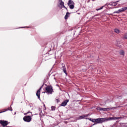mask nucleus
Returning <instances> with one entry per match:
<instances>
[{"instance_id":"f257e3e1","label":"nucleus","mask_w":127,"mask_h":127,"mask_svg":"<svg viewBox=\"0 0 127 127\" xmlns=\"http://www.w3.org/2000/svg\"><path fill=\"white\" fill-rule=\"evenodd\" d=\"M121 119L120 117H110V118H98L96 119V123L93 124V126L97 125V124H102V123H105V122H108L109 121L119 120Z\"/></svg>"},{"instance_id":"f03ea898","label":"nucleus","mask_w":127,"mask_h":127,"mask_svg":"<svg viewBox=\"0 0 127 127\" xmlns=\"http://www.w3.org/2000/svg\"><path fill=\"white\" fill-rule=\"evenodd\" d=\"M44 93H47L49 95L52 94L53 93V88L51 86H48L46 88V92Z\"/></svg>"},{"instance_id":"7ed1b4c3","label":"nucleus","mask_w":127,"mask_h":127,"mask_svg":"<svg viewBox=\"0 0 127 127\" xmlns=\"http://www.w3.org/2000/svg\"><path fill=\"white\" fill-rule=\"evenodd\" d=\"M74 4H75V3H74V1H73V0H68L67 5H68V6L70 9H74Z\"/></svg>"},{"instance_id":"20e7f679","label":"nucleus","mask_w":127,"mask_h":127,"mask_svg":"<svg viewBox=\"0 0 127 127\" xmlns=\"http://www.w3.org/2000/svg\"><path fill=\"white\" fill-rule=\"evenodd\" d=\"M23 120L26 123H30V122H31V117L29 116H26L23 117Z\"/></svg>"},{"instance_id":"39448f33","label":"nucleus","mask_w":127,"mask_h":127,"mask_svg":"<svg viewBox=\"0 0 127 127\" xmlns=\"http://www.w3.org/2000/svg\"><path fill=\"white\" fill-rule=\"evenodd\" d=\"M0 124L3 127H6V126L8 125V123H7V121L0 120Z\"/></svg>"},{"instance_id":"423d86ee","label":"nucleus","mask_w":127,"mask_h":127,"mask_svg":"<svg viewBox=\"0 0 127 127\" xmlns=\"http://www.w3.org/2000/svg\"><path fill=\"white\" fill-rule=\"evenodd\" d=\"M127 7H124L119 9L118 11L114 12L113 13H120V12H124V11H125V10H127Z\"/></svg>"},{"instance_id":"0eeeda50","label":"nucleus","mask_w":127,"mask_h":127,"mask_svg":"<svg viewBox=\"0 0 127 127\" xmlns=\"http://www.w3.org/2000/svg\"><path fill=\"white\" fill-rule=\"evenodd\" d=\"M59 3L60 4L59 5V6L61 7V8H63V7H64V8L67 9V7L64 5V2H63L62 0H59Z\"/></svg>"},{"instance_id":"6e6552de","label":"nucleus","mask_w":127,"mask_h":127,"mask_svg":"<svg viewBox=\"0 0 127 127\" xmlns=\"http://www.w3.org/2000/svg\"><path fill=\"white\" fill-rule=\"evenodd\" d=\"M118 2H119V1H117L116 2H111L110 3H107L105 4V5H112V6H116L118 4Z\"/></svg>"},{"instance_id":"1a4fd4ad","label":"nucleus","mask_w":127,"mask_h":127,"mask_svg":"<svg viewBox=\"0 0 127 127\" xmlns=\"http://www.w3.org/2000/svg\"><path fill=\"white\" fill-rule=\"evenodd\" d=\"M41 89H42V87H40L36 93V96L38 97L39 100H40V91H41Z\"/></svg>"},{"instance_id":"9d476101","label":"nucleus","mask_w":127,"mask_h":127,"mask_svg":"<svg viewBox=\"0 0 127 127\" xmlns=\"http://www.w3.org/2000/svg\"><path fill=\"white\" fill-rule=\"evenodd\" d=\"M88 116L89 115H85L79 116L78 117V120H83V119L88 118Z\"/></svg>"},{"instance_id":"9b49d317","label":"nucleus","mask_w":127,"mask_h":127,"mask_svg":"<svg viewBox=\"0 0 127 127\" xmlns=\"http://www.w3.org/2000/svg\"><path fill=\"white\" fill-rule=\"evenodd\" d=\"M69 102V100H66L64 102H63L61 104V106L62 107H65V106H66L67 103Z\"/></svg>"},{"instance_id":"f8f14e48","label":"nucleus","mask_w":127,"mask_h":127,"mask_svg":"<svg viewBox=\"0 0 127 127\" xmlns=\"http://www.w3.org/2000/svg\"><path fill=\"white\" fill-rule=\"evenodd\" d=\"M62 69L63 70L64 73L67 74V73L66 72V67H65V64H63V66L62 67Z\"/></svg>"},{"instance_id":"ddd939ff","label":"nucleus","mask_w":127,"mask_h":127,"mask_svg":"<svg viewBox=\"0 0 127 127\" xmlns=\"http://www.w3.org/2000/svg\"><path fill=\"white\" fill-rule=\"evenodd\" d=\"M69 16H70V13L67 12L66 13V15H65V17H64L65 19H67L68 17H69Z\"/></svg>"},{"instance_id":"4468645a","label":"nucleus","mask_w":127,"mask_h":127,"mask_svg":"<svg viewBox=\"0 0 127 127\" xmlns=\"http://www.w3.org/2000/svg\"><path fill=\"white\" fill-rule=\"evenodd\" d=\"M110 110H111V108H101V111H110Z\"/></svg>"},{"instance_id":"2eb2a0df","label":"nucleus","mask_w":127,"mask_h":127,"mask_svg":"<svg viewBox=\"0 0 127 127\" xmlns=\"http://www.w3.org/2000/svg\"><path fill=\"white\" fill-rule=\"evenodd\" d=\"M120 54L124 56L125 55V52L123 50H121L120 52Z\"/></svg>"},{"instance_id":"dca6fc26","label":"nucleus","mask_w":127,"mask_h":127,"mask_svg":"<svg viewBox=\"0 0 127 127\" xmlns=\"http://www.w3.org/2000/svg\"><path fill=\"white\" fill-rule=\"evenodd\" d=\"M115 32H116V33H120V30H119V29H115Z\"/></svg>"},{"instance_id":"f3484780","label":"nucleus","mask_w":127,"mask_h":127,"mask_svg":"<svg viewBox=\"0 0 127 127\" xmlns=\"http://www.w3.org/2000/svg\"><path fill=\"white\" fill-rule=\"evenodd\" d=\"M91 122H92V123H97V119H92V120H91Z\"/></svg>"},{"instance_id":"a211bd4d","label":"nucleus","mask_w":127,"mask_h":127,"mask_svg":"<svg viewBox=\"0 0 127 127\" xmlns=\"http://www.w3.org/2000/svg\"><path fill=\"white\" fill-rule=\"evenodd\" d=\"M6 111H12V108H11V107H10L7 110H5L4 112H6Z\"/></svg>"},{"instance_id":"6ab92c4d","label":"nucleus","mask_w":127,"mask_h":127,"mask_svg":"<svg viewBox=\"0 0 127 127\" xmlns=\"http://www.w3.org/2000/svg\"><path fill=\"white\" fill-rule=\"evenodd\" d=\"M104 7V6H102V7H101L100 8L98 9H96V10H101V9H103V8Z\"/></svg>"},{"instance_id":"aec40b11","label":"nucleus","mask_w":127,"mask_h":127,"mask_svg":"<svg viewBox=\"0 0 127 127\" xmlns=\"http://www.w3.org/2000/svg\"><path fill=\"white\" fill-rule=\"evenodd\" d=\"M96 109L98 111H102V108L101 107H97Z\"/></svg>"},{"instance_id":"412c9836","label":"nucleus","mask_w":127,"mask_h":127,"mask_svg":"<svg viewBox=\"0 0 127 127\" xmlns=\"http://www.w3.org/2000/svg\"><path fill=\"white\" fill-rule=\"evenodd\" d=\"M52 111H55V107L54 106H52Z\"/></svg>"},{"instance_id":"4be33fe9","label":"nucleus","mask_w":127,"mask_h":127,"mask_svg":"<svg viewBox=\"0 0 127 127\" xmlns=\"http://www.w3.org/2000/svg\"><path fill=\"white\" fill-rule=\"evenodd\" d=\"M124 38H125L126 39H127V33H126L124 35Z\"/></svg>"},{"instance_id":"5701e85b","label":"nucleus","mask_w":127,"mask_h":127,"mask_svg":"<svg viewBox=\"0 0 127 127\" xmlns=\"http://www.w3.org/2000/svg\"><path fill=\"white\" fill-rule=\"evenodd\" d=\"M1 113H4V111L0 112V114H1Z\"/></svg>"},{"instance_id":"b1692460","label":"nucleus","mask_w":127,"mask_h":127,"mask_svg":"<svg viewBox=\"0 0 127 127\" xmlns=\"http://www.w3.org/2000/svg\"><path fill=\"white\" fill-rule=\"evenodd\" d=\"M25 27H22V28H25Z\"/></svg>"},{"instance_id":"393cba45","label":"nucleus","mask_w":127,"mask_h":127,"mask_svg":"<svg viewBox=\"0 0 127 127\" xmlns=\"http://www.w3.org/2000/svg\"><path fill=\"white\" fill-rule=\"evenodd\" d=\"M27 114H28V113H27L25 114V115H27Z\"/></svg>"},{"instance_id":"a878e982","label":"nucleus","mask_w":127,"mask_h":127,"mask_svg":"<svg viewBox=\"0 0 127 127\" xmlns=\"http://www.w3.org/2000/svg\"><path fill=\"white\" fill-rule=\"evenodd\" d=\"M89 121H92V119H89Z\"/></svg>"}]
</instances>
